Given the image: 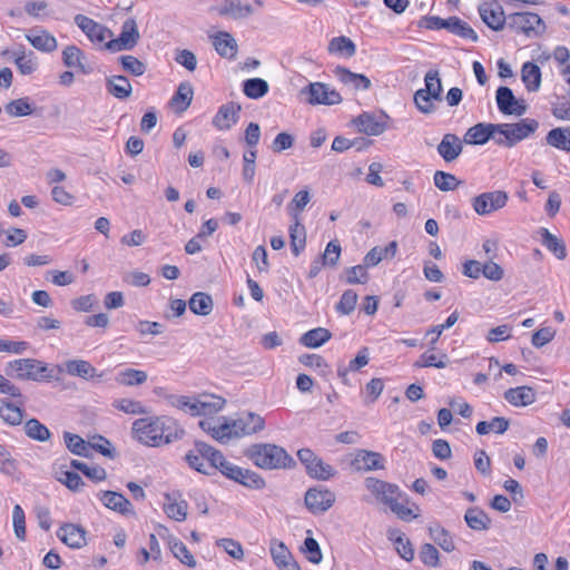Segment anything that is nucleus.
<instances>
[{"label":"nucleus","instance_id":"f257e3e1","mask_svg":"<svg viewBox=\"0 0 570 570\" xmlns=\"http://www.w3.org/2000/svg\"><path fill=\"white\" fill-rule=\"evenodd\" d=\"M131 434L142 445L160 448L181 440L185 435V430L171 416L151 415L135 420L131 426Z\"/></svg>","mask_w":570,"mask_h":570},{"label":"nucleus","instance_id":"f03ea898","mask_svg":"<svg viewBox=\"0 0 570 570\" xmlns=\"http://www.w3.org/2000/svg\"><path fill=\"white\" fill-rule=\"evenodd\" d=\"M244 455L265 470L291 469L296 464L285 449L272 443L252 444L244 451Z\"/></svg>","mask_w":570,"mask_h":570},{"label":"nucleus","instance_id":"7ed1b4c3","mask_svg":"<svg viewBox=\"0 0 570 570\" xmlns=\"http://www.w3.org/2000/svg\"><path fill=\"white\" fill-rule=\"evenodd\" d=\"M4 373L21 381L50 382L55 379L53 370L37 358L13 360L7 364Z\"/></svg>","mask_w":570,"mask_h":570},{"label":"nucleus","instance_id":"20e7f679","mask_svg":"<svg viewBox=\"0 0 570 570\" xmlns=\"http://www.w3.org/2000/svg\"><path fill=\"white\" fill-rule=\"evenodd\" d=\"M425 88L416 90L414 104L424 115L433 114L436 110L435 102L442 101V82L436 70H430L424 77Z\"/></svg>","mask_w":570,"mask_h":570},{"label":"nucleus","instance_id":"39448f33","mask_svg":"<svg viewBox=\"0 0 570 570\" xmlns=\"http://www.w3.org/2000/svg\"><path fill=\"white\" fill-rule=\"evenodd\" d=\"M508 26L518 33L527 37H538L543 33L546 26L543 20L532 12H515L508 17Z\"/></svg>","mask_w":570,"mask_h":570},{"label":"nucleus","instance_id":"423d86ee","mask_svg":"<svg viewBox=\"0 0 570 570\" xmlns=\"http://www.w3.org/2000/svg\"><path fill=\"white\" fill-rule=\"evenodd\" d=\"M297 458L305 466L307 474L313 479L326 481L336 473L332 465L325 463L311 449L298 450Z\"/></svg>","mask_w":570,"mask_h":570},{"label":"nucleus","instance_id":"0eeeda50","mask_svg":"<svg viewBox=\"0 0 570 570\" xmlns=\"http://www.w3.org/2000/svg\"><path fill=\"white\" fill-rule=\"evenodd\" d=\"M364 488L368 492V497L364 500L367 503L382 505L384 510H392V484L374 476L364 479Z\"/></svg>","mask_w":570,"mask_h":570},{"label":"nucleus","instance_id":"6e6552de","mask_svg":"<svg viewBox=\"0 0 570 570\" xmlns=\"http://www.w3.org/2000/svg\"><path fill=\"white\" fill-rule=\"evenodd\" d=\"M538 127L539 122L535 119L525 118L515 124H498V134L505 135L504 141L510 148L528 138Z\"/></svg>","mask_w":570,"mask_h":570},{"label":"nucleus","instance_id":"1a4fd4ad","mask_svg":"<svg viewBox=\"0 0 570 570\" xmlns=\"http://www.w3.org/2000/svg\"><path fill=\"white\" fill-rule=\"evenodd\" d=\"M139 39L140 33L136 20L128 18L121 26L119 37L108 41L106 48L112 52L131 50L138 43Z\"/></svg>","mask_w":570,"mask_h":570},{"label":"nucleus","instance_id":"9d476101","mask_svg":"<svg viewBox=\"0 0 570 570\" xmlns=\"http://www.w3.org/2000/svg\"><path fill=\"white\" fill-rule=\"evenodd\" d=\"M336 500L335 493L320 485L311 488L305 493V505L313 514H322L330 510Z\"/></svg>","mask_w":570,"mask_h":570},{"label":"nucleus","instance_id":"9b49d317","mask_svg":"<svg viewBox=\"0 0 570 570\" xmlns=\"http://www.w3.org/2000/svg\"><path fill=\"white\" fill-rule=\"evenodd\" d=\"M509 196L503 190L487 191L472 199V207L478 215L485 216L503 208Z\"/></svg>","mask_w":570,"mask_h":570},{"label":"nucleus","instance_id":"f8f14e48","mask_svg":"<svg viewBox=\"0 0 570 570\" xmlns=\"http://www.w3.org/2000/svg\"><path fill=\"white\" fill-rule=\"evenodd\" d=\"M350 466L357 473L381 470L385 468V458L379 452L358 449L352 454Z\"/></svg>","mask_w":570,"mask_h":570},{"label":"nucleus","instance_id":"ddd939ff","mask_svg":"<svg viewBox=\"0 0 570 570\" xmlns=\"http://www.w3.org/2000/svg\"><path fill=\"white\" fill-rule=\"evenodd\" d=\"M303 94H307V101L311 105H337L342 101L340 92L322 82L309 83L302 90Z\"/></svg>","mask_w":570,"mask_h":570},{"label":"nucleus","instance_id":"4468645a","mask_svg":"<svg viewBox=\"0 0 570 570\" xmlns=\"http://www.w3.org/2000/svg\"><path fill=\"white\" fill-rule=\"evenodd\" d=\"M498 109L503 115L522 116L527 111V105L523 100H518L509 87H499L495 95Z\"/></svg>","mask_w":570,"mask_h":570},{"label":"nucleus","instance_id":"2eb2a0df","mask_svg":"<svg viewBox=\"0 0 570 570\" xmlns=\"http://www.w3.org/2000/svg\"><path fill=\"white\" fill-rule=\"evenodd\" d=\"M479 13L482 21L492 30H502L505 23V16L501 4L497 0H487L479 6Z\"/></svg>","mask_w":570,"mask_h":570},{"label":"nucleus","instance_id":"dca6fc26","mask_svg":"<svg viewBox=\"0 0 570 570\" xmlns=\"http://www.w3.org/2000/svg\"><path fill=\"white\" fill-rule=\"evenodd\" d=\"M219 16L232 19H245L253 14L254 9L247 0H223V2L213 8Z\"/></svg>","mask_w":570,"mask_h":570},{"label":"nucleus","instance_id":"f3484780","mask_svg":"<svg viewBox=\"0 0 570 570\" xmlns=\"http://www.w3.org/2000/svg\"><path fill=\"white\" fill-rule=\"evenodd\" d=\"M86 533L81 525L65 523L58 529L57 537L69 548L80 549L87 543Z\"/></svg>","mask_w":570,"mask_h":570},{"label":"nucleus","instance_id":"a211bd4d","mask_svg":"<svg viewBox=\"0 0 570 570\" xmlns=\"http://www.w3.org/2000/svg\"><path fill=\"white\" fill-rule=\"evenodd\" d=\"M242 107L235 102H228L219 107L213 118V125L218 130L230 129L239 119Z\"/></svg>","mask_w":570,"mask_h":570},{"label":"nucleus","instance_id":"6ab92c4d","mask_svg":"<svg viewBox=\"0 0 570 570\" xmlns=\"http://www.w3.org/2000/svg\"><path fill=\"white\" fill-rule=\"evenodd\" d=\"M498 134V124H484L479 122L471 128L464 135V142L469 145H483L491 137Z\"/></svg>","mask_w":570,"mask_h":570},{"label":"nucleus","instance_id":"aec40b11","mask_svg":"<svg viewBox=\"0 0 570 570\" xmlns=\"http://www.w3.org/2000/svg\"><path fill=\"white\" fill-rule=\"evenodd\" d=\"M100 501L106 508L119 512L124 515L135 513L134 507L130 503V501L119 492L104 491L100 494Z\"/></svg>","mask_w":570,"mask_h":570},{"label":"nucleus","instance_id":"412c9836","mask_svg":"<svg viewBox=\"0 0 570 570\" xmlns=\"http://www.w3.org/2000/svg\"><path fill=\"white\" fill-rule=\"evenodd\" d=\"M213 46L217 53L227 59H234L237 55V42L227 31H219L215 36H210Z\"/></svg>","mask_w":570,"mask_h":570},{"label":"nucleus","instance_id":"4be33fe9","mask_svg":"<svg viewBox=\"0 0 570 570\" xmlns=\"http://www.w3.org/2000/svg\"><path fill=\"white\" fill-rule=\"evenodd\" d=\"M26 39L33 48L43 52H52L58 47L57 39L43 29H31L29 33L26 35Z\"/></svg>","mask_w":570,"mask_h":570},{"label":"nucleus","instance_id":"5701e85b","mask_svg":"<svg viewBox=\"0 0 570 570\" xmlns=\"http://www.w3.org/2000/svg\"><path fill=\"white\" fill-rule=\"evenodd\" d=\"M462 150L463 144L454 134H445L438 145V153L446 163L455 160Z\"/></svg>","mask_w":570,"mask_h":570},{"label":"nucleus","instance_id":"b1692460","mask_svg":"<svg viewBox=\"0 0 570 570\" xmlns=\"http://www.w3.org/2000/svg\"><path fill=\"white\" fill-rule=\"evenodd\" d=\"M75 23L91 41L102 42L106 39V33H111L106 27L83 14H77L75 17Z\"/></svg>","mask_w":570,"mask_h":570},{"label":"nucleus","instance_id":"393cba45","mask_svg":"<svg viewBox=\"0 0 570 570\" xmlns=\"http://www.w3.org/2000/svg\"><path fill=\"white\" fill-rule=\"evenodd\" d=\"M353 124L360 132L368 136H377L385 130V122L370 112L361 114L353 119Z\"/></svg>","mask_w":570,"mask_h":570},{"label":"nucleus","instance_id":"a878e982","mask_svg":"<svg viewBox=\"0 0 570 570\" xmlns=\"http://www.w3.org/2000/svg\"><path fill=\"white\" fill-rule=\"evenodd\" d=\"M334 75L342 83L355 90H366L371 87V80L365 75L352 72L345 67H336Z\"/></svg>","mask_w":570,"mask_h":570},{"label":"nucleus","instance_id":"bb28decb","mask_svg":"<svg viewBox=\"0 0 570 570\" xmlns=\"http://www.w3.org/2000/svg\"><path fill=\"white\" fill-rule=\"evenodd\" d=\"M504 399L513 406H528L535 401V391L530 386H518L504 392Z\"/></svg>","mask_w":570,"mask_h":570},{"label":"nucleus","instance_id":"cd10ccee","mask_svg":"<svg viewBox=\"0 0 570 570\" xmlns=\"http://www.w3.org/2000/svg\"><path fill=\"white\" fill-rule=\"evenodd\" d=\"M12 56L21 75L28 76L38 69L39 63L33 51L26 52L23 46H19V48L12 52Z\"/></svg>","mask_w":570,"mask_h":570},{"label":"nucleus","instance_id":"c85d7f7f","mask_svg":"<svg viewBox=\"0 0 570 570\" xmlns=\"http://www.w3.org/2000/svg\"><path fill=\"white\" fill-rule=\"evenodd\" d=\"M65 371L71 376H78L83 380L100 379L102 376L97 374V370L85 360H69L65 362Z\"/></svg>","mask_w":570,"mask_h":570},{"label":"nucleus","instance_id":"c756f323","mask_svg":"<svg viewBox=\"0 0 570 570\" xmlns=\"http://www.w3.org/2000/svg\"><path fill=\"white\" fill-rule=\"evenodd\" d=\"M521 79L530 92H535L541 86V69L534 62H524L521 68Z\"/></svg>","mask_w":570,"mask_h":570},{"label":"nucleus","instance_id":"7c9ffc66","mask_svg":"<svg viewBox=\"0 0 570 570\" xmlns=\"http://www.w3.org/2000/svg\"><path fill=\"white\" fill-rule=\"evenodd\" d=\"M107 91L117 99H126L131 95L132 87L125 76H111L106 79Z\"/></svg>","mask_w":570,"mask_h":570},{"label":"nucleus","instance_id":"2f4dec72","mask_svg":"<svg viewBox=\"0 0 570 570\" xmlns=\"http://www.w3.org/2000/svg\"><path fill=\"white\" fill-rule=\"evenodd\" d=\"M291 249L294 256H298L306 245V228L294 215V223L289 226Z\"/></svg>","mask_w":570,"mask_h":570},{"label":"nucleus","instance_id":"473e14b6","mask_svg":"<svg viewBox=\"0 0 570 570\" xmlns=\"http://www.w3.org/2000/svg\"><path fill=\"white\" fill-rule=\"evenodd\" d=\"M225 405V400L217 395L204 394L197 397V415H213Z\"/></svg>","mask_w":570,"mask_h":570},{"label":"nucleus","instance_id":"72a5a7b5","mask_svg":"<svg viewBox=\"0 0 570 570\" xmlns=\"http://www.w3.org/2000/svg\"><path fill=\"white\" fill-rule=\"evenodd\" d=\"M546 141L549 146L570 153V127H557L551 129Z\"/></svg>","mask_w":570,"mask_h":570},{"label":"nucleus","instance_id":"f704fd0d","mask_svg":"<svg viewBox=\"0 0 570 570\" xmlns=\"http://www.w3.org/2000/svg\"><path fill=\"white\" fill-rule=\"evenodd\" d=\"M540 235L542 245L558 259H564L567 257L566 244L562 239L551 234L547 228H541Z\"/></svg>","mask_w":570,"mask_h":570},{"label":"nucleus","instance_id":"c9c22d12","mask_svg":"<svg viewBox=\"0 0 570 570\" xmlns=\"http://www.w3.org/2000/svg\"><path fill=\"white\" fill-rule=\"evenodd\" d=\"M85 55L77 46H67L62 50V61L68 68H78L82 73H89L90 68L83 63Z\"/></svg>","mask_w":570,"mask_h":570},{"label":"nucleus","instance_id":"e433bc0d","mask_svg":"<svg viewBox=\"0 0 570 570\" xmlns=\"http://www.w3.org/2000/svg\"><path fill=\"white\" fill-rule=\"evenodd\" d=\"M189 309L196 314L202 316H207L212 313L214 303L212 296L204 292H197L191 295L189 302Z\"/></svg>","mask_w":570,"mask_h":570},{"label":"nucleus","instance_id":"4c0bfd02","mask_svg":"<svg viewBox=\"0 0 570 570\" xmlns=\"http://www.w3.org/2000/svg\"><path fill=\"white\" fill-rule=\"evenodd\" d=\"M332 337L331 332L324 327H316L302 335L299 342L311 348H316L325 344Z\"/></svg>","mask_w":570,"mask_h":570},{"label":"nucleus","instance_id":"58836bf2","mask_svg":"<svg viewBox=\"0 0 570 570\" xmlns=\"http://www.w3.org/2000/svg\"><path fill=\"white\" fill-rule=\"evenodd\" d=\"M194 449L196 454L202 456L208 468L214 472V466L223 459V453L203 441H195Z\"/></svg>","mask_w":570,"mask_h":570},{"label":"nucleus","instance_id":"ea45409f","mask_svg":"<svg viewBox=\"0 0 570 570\" xmlns=\"http://www.w3.org/2000/svg\"><path fill=\"white\" fill-rule=\"evenodd\" d=\"M193 96V86L189 82H181L173 96L170 104L175 106L178 111L183 112L189 107Z\"/></svg>","mask_w":570,"mask_h":570},{"label":"nucleus","instance_id":"a19ab883","mask_svg":"<svg viewBox=\"0 0 570 570\" xmlns=\"http://www.w3.org/2000/svg\"><path fill=\"white\" fill-rule=\"evenodd\" d=\"M147 379L148 375L145 371L135 368H125L116 376V381L125 386L141 385L147 381Z\"/></svg>","mask_w":570,"mask_h":570},{"label":"nucleus","instance_id":"79ce46f5","mask_svg":"<svg viewBox=\"0 0 570 570\" xmlns=\"http://www.w3.org/2000/svg\"><path fill=\"white\" fill-rule=\"evenodd\" d=\"M200 429L210 434L213 439L220 443H227L230 440V429L228 428V423H223L219 425H213L208 420H202L199 422Z\"/></svg>","mask_w":570,"mask_h":570},{"label":"nucleus","instance_id":"37998d69","mask_svg":"<svg viewBox=\"0 0 570 570\" xmlns=\"http://www.w3.org/2000/svg\"><path fill=\"white\" fill-rule=\"evenodd\" d=\"M466 524L473 530H485L489 528L490 518L488 514L478 508H470L464 515Z\"/></svg>","mask_w":570,"mask_h":570},{"label":"nucleus","instance_id":"c03bdc74","mask_svg":"<svg viewBox=\"0 0 570 570\" xmlns=\"http://www.w3.org/2000/svg\"><path fill=\"white\" fill-rule=\"evenodd\" d=\"M394 514L397 515L399 519L410 522L420 517L421 509L414 503L405 500V502H397L394 499Z\"/></svg>","mask_w":570,"mask_h":570},{"label":"nucleus","instance_id":"a18cd8bd","mask_svg":"<svg viewBox=\"0 0 570 570\" xmlns=\"http://www.w3.org/2000/svg\"><path fill=\"white\" fill-rule=\"evenodd\" d=\"M70 466L77 471L82 472L88 479L94 482H100L106 480L107 472L99 465L89 466L87 463L79 460H71Z\"/></svg>","mask_w":570,"mask_h":570},{"label":"nucleus","instance_id":"49530a36","mask_svg":"<svg viewBox=\"0 0 570 570\" xmlns=\"http://www.w3.org/2000/svg\"><path fill=\"white\" fill-rule=\"evenodd\" d=\"M243 91L250 99H259L268 92V83L262 78H250L244 81Z\"/></svg>","mask_w":570,"mask_h":570},{"label":"nucleus","instance_id":"de8ad7c7","mask_svg":"<svg viewBox=\"0 0 570 570\" xmlns=\"http://www.w3.org/2000/svg\"><path fill=\"white\" fill-rule=\"evenodd\" d=\"M27 436L39 442H46L50 439L49 429L37 419H30L24 424Z\"/></svg>","mask_w":570,"mask_h":570},{"label":"nucleus","instance_id":"09e8293b","mask_svg":"<svg viewBox=\"0 0 570 570\" xmlns=\"http://www.w3.org/2000/svg\"><path fill=\"white\" fill-rule=\"evenodd\" d=\"M6 112L11 117L29 116L33 112L32 104L29 97H23L9 101L4 106Z\"/></svg>","mask_w":570,"mask_h":570},{"label":"nucleus","instance_id":"8fccbe9b","mask_svg":"<svg viewBox=\"0 0 570 570\" xmlns=\"http://www.w3.org/2000/svg\"><path fill=\"white\" fill-rule=\"evenodd\" d=\"M235 482L249 488V489H263L265 487V480L256 472L239 466L237 472V480Z\"/></svg>","mask_w":570,"mask_h":570},{"label":"nucleus","instance_id":"3c124183","mask_svg":"<svg viewBox=\"0 0 570 570\" xmlns=\"http://www.w3.org/2000/svg\"><path fill=\"white\" fill-rule=\"evenodd\" d=\"M448 31L463 39H469L473 42H476L479 39L476 32L465 21L458 17H450V26Z\"/></svg>","mask_w":570,"mask_h":570},{"label":"nucleus","instance_id":"603ef678","mask_svg":"<svg viewBox=\"0 0 570 570\" xmlns=\"http://www.w3.org/2000/svg\"><path fill=\"white\" fill-rule=\"evenodd\" d=\"M328 51L350 58L355 55L356 47L350 38L341 36L335 37L330 41Z\"/></svg>","mask_w":570,"mask_h":570},{"label":"nucleus","instance_id":"864d4df0","mask_svg":"<svg viewBox=\"0 0 570 570\" xmlns=\"http://www.w3.org/2000/svg\"><path fill=\"white\" fill-rule=\"evenodd\" d=\"M0 417L10 425H19L23 419V410L10 402H2Z\"/></svg>","mask_w":570,"mask_h":570},{"label":"nucleus","instance_id":"5fc2aeb1","mask_svg":"<svg viewBox=\"0 0 570 570\" xmlns=\"http://www.w3.org/2000/svg\"><path fill=\"white\" fill-rule=\"evenodd\" d=\"M63 440L68 450L79 456H88V443L78 434L65 432Z\"/></svg>","mask_w":570,"mask_h":570},{"label":"nucleus","instance_id":"6e6d98bb","mask_svg":"<svg viewBox=\"0 0 570 570\" xmlns=\"http://www.w3.org/2000/svg\"><path fill=\"white\" fill-rule=\"evenodd\" d=\"M430 534L433 541L446 552L455 550V544L451 534L443 528H430Z\"/></svg>","mask_w":570,"mask_h":570},{"label":"nucleus","instance_id":"4d7b16f0","mask_svg":"<svg viewBox=\"0 0 570 570\" xmlns=\"http://www.w3.org/2000/svg\"><path fill=\"white\" fill-rule=\"evenodd\" d=\"M170 550L173 554L184 564L189 568L196 567V560L190 551L187 549L186 544L179 540H174L170 542Z\"/></svg>","mask_w":570,"mask_h":570},{"label":"nucleus","instance_id":"13d9d810","mask_svg":"<svg viewBox=\"0 0 570 570\" xmlns=\"http://www.w3.org/2000/svg\"><path fill=\"white\" fill-rule=\"evenodd\" d=\"M433 180L434 185L442 191L454 190L461 184L454 175L442 170L435 171Z\"/></svg>","mask_w":570,"mask_h":570},{"label":"nucleus","instance_id":"bf43d9fd","mask_svg":"<svg viewBox=\"0 0 570 570\" xmlns=\"http://www.w3.org/2000/svg\"><path fill=\"white\" fill-rule=\"evenodd\" d=\"M112 406L127 414H147L148 410L136 400L119 399L115 400Z\"/></svg>","mask_w":570,"mask_h":570},{"label":"nucleus","instance_id":"052dcab7","mask_svg":"<svg viewBox=\"0 0 570 570\" xmlns=\"http://www.w3.org/2000/svg\"><path fill=\"white\" fill-rule=\"evenodd\" d=\"M357 294L353 289H346L342 296L340 302L336 304V311L342 315H350L356 306L357 303Z\"/></svg>","mask_w":570,"mask_h":570},{"label":"nucleus","instance_id":"680f3d73","mask_svg":"<svg viewBox=\"0 0 570 570\" xmlns=\"http://www.w3.org/2000/svg\"><path fill=\"white\" fill-rule=\"evenodd\" d=\"M448 364V357L445 354H441L440 356L435 355L431 352L423 353L420 358L416 361L415 366L417 367H436L444 368Z\"/></svg>","mask_w":570,"mask_h":570},{"label":"nucleus","instance_id":"e2e57ef3","mask_svg":"<svg viewBox=\"0 0 570 570\" xmlns=\"http://www.w3.org/2000/svg\"><path fill=\"white\" fill-rule=\"evenodd\" d=\"M302 551L306 554L309 562L318 564L322 561L323 554L318 542L314 538L307 537L304 540Z\"/></svg>","mask_w":570,"mask_h":570},{"label":"nucleus","instance_id":"0e129e2a","mask_svg":"<svg viewBox=\"0 0 570 570\" xmlns=\"http://www.w3.org/2000/svg\"><path fill=\"white\" fill-rule=\"evenodd\" d=\"M256 157H257L256 150H249V151L245 153L243 156L244 166H243V170H242V176H243V179L247 184H252L254 180L255 173H256V165H255Z\"/></svg>","mask_w":570,"mask_h":570},{"label":"nucleus","instance_id":"69168bd1","mask_svg":"<svg viewBox=\"0 0 570 570\" xmlns=\"http://www.w3.org/2000/svg\"><path fill=\"white\" fill-rule=\"evenodd\" d=\"M419 558L426 567L436 568L439 566V551L431 543H424L421 547Z\"/></svg>","mask_w":570,"mask_h":570},{"label":"nucleus","instance_id":"338daca9","mask_svg":"<svg viewBox=\"0 0 570 570\" xmlns=\"http://www.w3.org/2000/svg\"><path fill=\"white\" fill-rule=\"evenodd\" d=\"M341 256V245L338 240H331L321 256L324 266H336Z\"/></svg>","mask_w":570,"mask_h":570},{"label":"nucleus","instance_id":"774afa93","mask_svg":"<svg viewBox=\"0 0 570 570\" xmlns=\"http://www.w3.org/2000/svg\"><path fill=\"white\" fill-rule=\"evenodd\" d=\"M394 550H396L399 556L406 561L414 559L413 546L403 534L394 535Z\"/></svg>","mask_w":570,"mask_h":570}]
</instances>
